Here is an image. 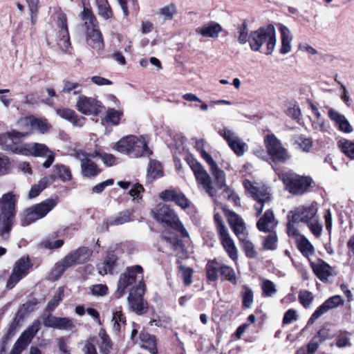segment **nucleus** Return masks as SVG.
<instances>
[{
	"label": "nucleus",
	"mask_w": 354,
	"mask_h": 354,
	"mask_svg": "<svg viewBox=\"0 0 354 354\" xmlns=\"http://www.w3.org/2000/svg\"><path fill=\"white\" fill-rule=\"evenodd\" d=\"M136 282L138 283L131 289L127 300L132 310H145L147 304L144 301L142 295L145 286L143 282V269L140 266L129 267L120 274L115 295L117 297H121L126 288Z\"/></svg>",
	"instance_id": "f257e3e1"
},
{
	"label": "nucleus",
	"mask_w": 354,
	"mask_h": 354,
	"mask_svg": "<svg viewBox=\"0 0 354 354\" xmlns=\"http://www.w3.org/2000/svg\"><path fill=\"white\" fill-rule=\"evenodd\" d=\"M187 164L192 169L195 176L197 183L201 186L203 190L212 198L216 196L217 189H222L225 185V172L220 169L217 165L209 168L214 178V185L212 182L211 177L205 168L193 157H187Z\"/></svg>",
	"instance_id": "f03ea898"
},
{
	"label": "nucleus",
	"mask_w": 354,
	"mask_h": 354,
	"mask_svg": "<svg viewBox=\"0 0 354 354\" xmlns=\"http://www.w3.org/2000/svg\"><path fill=\"white\" fill-rule=\"evenodd\" d=\"M317 211V204L315 202L307 206H299L290 212V221L306 223L312 234L316 237H319L322 232V225L319 221Z\"/></svg>",
	"instance_id": "7ed1b4c3"
},
{
	"label": "nucleus",
	"mask_w": 354,
	"mask_h": 354,
	"mask_svg": "<svg viewBox=\"0 0 354 354\" xmlns=\"http://www.w3.org/2000/svg\"><path fill=\"white\" fill-rule=\"evenodd\" d=\"M248 41L250 48L254 51L260 50L263 44L266 45V55H271L274 50L277 39L276 31L273 25L269 24L254 31L249 36Z\"/></svg>",
	"instance_id": "20e7f679"
},
{
	"label": "nucleus",
	"mask_w": 354,
	"mask_h": 354,
	"mask_svg": "<svg viewBox=\"0 0 354 354\" xmlns=\"http://www.w3.org/2000/svg\"><path fill=\"white\" fill-rule=\"evenodd\" d=\"M17 196L13 192H8L0 198V210L3 216L2 226L0 227V236L6 240L12 225V220L15 216Z\"/></svg>",
	"instance_id": "39448f33"
},
{
	"label": "nucleus",
	"mask_w": 354,
	"mask_h": 354,
	"mask_svg": "<svg viewBox=\"0 0 354 354\" xmlns=\"http://www.w3.org/2000/svg\"><path fill=\"white\" fill-rule=\"evenodd\" d=\"M151 214L157 221L165 223L179 232L182 236L187 237L189 236L178 214L169 205L159 203L151 209Z\"/></svg>",
	"instance_id": "423d86ee"
},
{
	"label": "nucleus",
	"mask_w": 354,
	"mask_h": 354,
	"mask_svg": "<svg viewBox=\"0 0 354 354\" xmlns=\"http://www.w3.org/2000/svg\"><path fill=\"white\" fill-rule=\"evenodd\" d=\"M245 189H248L251 197L256 201L254 207L257 216H259L263 209L270 205L272 197L270 187L259 183L245 180Z\"/></svg>",
	"instance_id": "0eeeda50"
},
{
	"label": "nucleus",
	"mask_w": 354,
	"mask_h": 354,
	"mask_svg": "<svg viewBox=\"0 0 354 354\" xmlns=\"http://www.w3.org/2000/svg\"><path fill=\"white\" fill-rule=\"evenodd\" d=\"M286 185L287 190L295 195H302L306 193L312 184V179L302 176L292 171L283 173L279 176Z\"/></svg>",
	"instance_id": "6e6552de"
},
{
	"label": "nucleus",
	"mask_w": 354,
	"mask_h": 354,
	"mask_svg": "<svg viewBox=\"0 0 354 354\" xmlns=\"http://www.w3.org/2000/svg\"><path fill=\"white\" fill-rule=\"evenodd\" d=\"M57 204L55 198H48L39 203L27 208L24 213L22 225H28L32 223L44 218L48 212L53 209Z\"/></svg>",
	"instance_id": "1a4fd4ad"
},
{
	"label": "nucleus",
	"mask_w": 354,
	"mask_h": 354,
	"mask_svg": "<svg viewBox=\"0 0 354 354\" xmlns=\"http://www.w3.org/2000/svg\"><path fill=\"white\" fill-rule=\"evenodd\" d=\"M264 143L268 155L274 162L284 163L290 158L288 149L274 134L267 135L264 138Z\"/></svg>",
	"instance_id": "9d476101"
},
{
	"label": "nucleus",
	"mask_w": 354,
	"mask_h": 354,
	"mask_svg": "<svg viewBox=\"0 0 354 354\" xmlns=\"http://www.w3.org/2000/svg\"><path fill=\"white\" fill-rule=\"evenodd\" d=\"M216 231L222 245L228 256L233 260L237 257V250L234 243L231 238L227 227L223 223L221 216L218 214L214 215Z\"/></svg>",
	"instance_id": "9b49d317"
},
{
	"label": "nucleus",
	"mask_w": 354,
	"mask_h": 354,
	"mask_svg": "<svg viewBox=\"0 0 354 354\" xmlns=\"http://www.w3.org/2000/svg\"><path fill=\"white\" fill-rule=\"evenodd\" d=\"M71 155L80 161L81 172L84 176L94 177L100 173L101 170L91 160L95 158L94 153H85L82 150H74Z\"/></svg>",
	"instance_id": "f8f14e48"
},
{
	"label": "nucleus",
	"mask_w": 354,
	"mask_h": 354,
	"mask_svg": "<svg viewBox=\"0 0 354 354\" xmlns=\"http://www.w3.org/2000/svg\"><path fill=\"white\" fill-rule=\"evenodd\" d=\"M39 328L40 321L38 319L35 320L31 326L24 331L17 339L9 354H21L31 342Z\"/></svg>",
	"instance_id": "ddd939ff"
},
{
	"label": "nucleus",
	"mask_w": 354,
	"mask_h": 354,
	"mask_svg": "<svg viewBox=\"0 0 354 354\" xmlns=\"http://www.w3.org/2000/svg\"><path fill=\"white\" fill-rule=\"evenodd\" d=\"M75 108L84 115L97 116L104 106L97 99L82 95L78 97Z\"/></svg>",
	"instance_id": "4468645a"
},
{
	"label": "nucleus",
	"mask_w": 354,
	"mask_h": 354,
	"mask_svg": "<svg viewBox=\"0 0 354 354\" xmlns=\"http://www.w3.org/2000/svg\"><path fill=\"white\" fill-rule=\"evenodd\" d=\"M19 124L24 130L23 131H37L39 133L44 134L47 133L51 128V125L45 118H38L33 115L26 117L19 121Z\"/></svg>",
	"instance_id": "2eb2a0df"
},
{
	"label": "nucleus",
	"mask_w": 354,
	"mask_h": 354,
	"mask_svg": "<svg viewBox=\"0 0 354 354\" xmlns=\"http://www.w3.org/2000/svg\"><path fill=\"white\" fill-rule=\"evenodd\" d=\"M30 135V131H18L16 130L0 134V147L3 150H10L14 152L20 140Z\"/></svg>",
	"instance_id": "dca6fc26"
},
{
	"label": "nucleus",
	"mask_w": 354,
	"mask_h": 354,
	"mask_svg": "<svg viewBox=\"0 0 354 354\" xmlns=\"http://www.w3.org/2000/svg\"><path fill=\"white\" fill-rule=\"evenodd\" d=\"M30 261L28 257H21L19 259L12 270V272L10 276L6 288L12 289L23 277L28 274V270L30 268Z\"/></svg>",
	"instance_id": "f3484780"
},
{
	"label": "nucleus",
	"mask_w": 354,
	"mask_h": 354,
	"mask_svg": "<svg viewBox=\"0 0 354 354\" xmlns=\"http://www.w3.org/2000/svg\"><path fill=\"white\" fill-rule=\"evenodd\" d=\"M218 134L227 142L231 149L239 156L243 154V143L240 137L231 129L224 127L218 131Z\"/></svg>",
	"instance_id": "a211bd4d"
},
{
	"label": "nucleus",
	"mask_w": 354,
	"mask_h": 354,
	"mask_svg": "<svg viewBox=\"0 0 354 354\" xmlns=\"http://www.w3.org/2000/svg\"><path fill=\"white\" fill-rule=\"evenodd\" d=\"M91 252L86 247H80L78 249L68 253L64 259L66 266L70 267L75 264H82L88 260Z\"/></svg>",
	"instance_id": "6ab92c4d"
},
{
	"label": "nucleus",
	"mask_w": 354,
	"mask_h": 354,
	"mask_svg": "<svg viewBox=\"0 0 354 354\" xmlns=\"http://www.w3.org/2000/svg\"><path fill=\"white\" fill-rule=\"evenodd\" d=\"M277 223L278 222L274 218L272 210L268 209L257 221V227L261 232H271L274 231Z\"/></svg>",
	"instance_id": "aec40b11"
},
{
	"label": "nucleus",
	"mask_w": 354,
	"mask_h": 354,
	"mask_svg": "<svg viewBox=\"0 0 354 354\" xmlns=\"http://www.w3.org/2000/svg\"><path fill=\"white\" fill-rule=\"evenodd\" d=\"M137 141L131 145L130 156L134 158L149 156L152 152L147 146V140L145 136H137Z\"/></svg>",
	"instance_id": "412c9836"
},
{
	"label": "nucleus",
	"mask_w": 354,
	"mask_h": 354,
	"mask_svg": "<svg viewBox=\"0 0 354 354\" xmlns=\"http://www.w3.org/2000/svg\"><path fill=\"white\" fill-rule=\"evenodd\" d=\"M32 149V156H42L46 158V161L43 163L44 167L48 168L53 164L55 159V154L53 151L49 150L46 145L41 143H33Z\"/></svg>",
	"instance_id": "4be33fe9"
},
{
	"label": "nucleus",
	"mask_w": 354,
	"mask_h": 354,
	"mask_svg": "<svg viewBox=\"0 0 354 354\" xmlns=\"http://www.w3.org/2000/svg\"><path fill=\"white\" fill-rule=\"evenodd\" d=\"M329 118L338 125L340 131L345 133H351L353 131V128L345 116L335 109L330 108L328 110Z\"/></svg>",
	"instance_id": "5701e85b"
},
{
	"label": "nucleus",
	"mask_w": 354,
	"mask_h": 354,
	"mask_svg": "<svg viewBox=\"0 0 354 354\" xmlns=\"http://www.w3.org/2000/svg\"><path fill=\"white\" fill-rule=\"evenodd\" d=\"M58 26L60 30V43L59 44L62 48L67 49L70 47L71 43L69 39V33L67 26V19L65 14L60 13L58 15L57 19Z\"/></svg>",
	"instance_id": "b1692460"
},
{
	"label": "nucleus",
	"mask_w": 354,
	"mask_h": 354,
	"mask_svg": "<svg viewBox=\"0 0 354 354\" xmlns=\"http://www.w3.org/2000/svg\"><path fill=\"white\" fill-rule=\"evenodd\" d=\"M222 31L221 26L216 22L212 21L209 24H205L203 26L198 27L196 29V32L201 35L204 37H218L219 33Z\"/></svg>",
	"instance_id": "393cba45"
},
{
	"label": "nucleus",
	"mask_w": 354,
	"mask_h": 354,
	"mask_svg": "<svg viewBox=\"0 0 354 354\" xmlns=\"http://www.w3.org/2000/svg\"><path fill=\"white\" fill-rule=\"evenodd\" d=\"M225 216L227 217L228 222L234 232L242 241L241 235L243 231V222L242 218L234 212L223 209Z\"/></svg>",
	"instance_id": "a878e982"
},
{
	"label": "nucleus",
	"mask_w": 354,
	"mask_h": 354,
	"mask_svg": "<svg viewBox=\"0 0 354 354\" xmlns=\"http://www.w3.org/2000/svg\"><path fill=\"white\" fill-rule=\"evenodd\" d=\"M139 339L142 348L148 350L151 354H157V343L154 335L142 331L139 335Z\"/></svg>",
	"instance_id": "bb28decb"
},
{
	"label": "nucleus",
	"mask_w": 354,
	"mask_h": 354,
	"mask_svg": "<svg viewBox=\"0 0 354 354\" xmlns=\"http://www.w3.org/2000/svg\"><path fill=\"white\" fill-rule=\"evenodd\" d=\"M86 34V43L92 48L100 50L104 48L102 34L98 29L88 30Z\"/></svg>",
	"instance_id": "cd10ccee"
},
{
	"label": "nucleus",
	"mask_w": 354,
	"mask_h": 354,
	"mask_svg": "<svg viewBox=\"0 0 354 354\" xmlns=\"http://www.w3.org/2000/svg\"><path fill=\"white\" fill-rule=\"evenodd\" d=\"M279 30L281 32V47L280 49V53L281 54H286L291 50V41L292 40V35L290 30L283 24H279Z\"/></svg>",
	"instance_id": "c85d7f7f"
},
{
	"label": "nucleus",
	"mask_w": 354,
	"mask_h": 354,
	"mask_svg": "<svg viewBox=\"0 0 354 354\" xmlns=\"http://www.w3.org/2000/svg\"><path fill=\"white\" fill-rule=\"evenodd\" d=\"M137 140V136H127L117 142L115 144L113 149L120 153L130 155L131 145L134 144L135 141L136 142Z\"/></svg>",
	"instance_id": "c756f323"
},
{
	"label": "nucleus",
	"mask_w": 354,
	"mask_h": 354,
	"mask_svg": "<svg viewBox=\"0 0 354 354\" xmlns=\"http://www.w3.org/2000/svg\"><path fill=\"white\" fill-rule=\"evenodd\" d=\"M312 268L315 274L322 281L326 280L331 275V268L323 261L313 263Z\"/></svg>",
	"instance_id": "7c9ffc66"
},
{
	"label": "nucleus",
	"mask_w": 354,
	"mask_h": 354,
	"mask_svg": "<svg viewBox=\"0 0 354 354\" xmlns=\"http://www.w3.org/2000/svg\"><path fill=\"white\" fill-rule=\"evenodd\" d=\"M81 19L84 21V26L86 28V32L93 29H97V21L91 12V10L86 8H84L82 12L81 13Z\"/></svg>",
	"instance_id": "2f4dec72"
},
{
	"label": "nucleus",
	"mask_w": 354,
	"mask_h": 354,
	"mask_svg": "<svg viewBox=\"0 0 354 354\" xmlns=\"http://www.w3.org/2000/svg\"><path fill=\"white\" fill-rule=\"evenodd\" d=\"M297 246L302 254L306 257L313 254L314 247L303 235H298L296 240Z\"/></svg>",
	"instance_id": "473e14b6"
},
{
	"label": "nucleus",
	"mask_w": 354,
	"mask_h": 354,
	"mask_svg": "<svg viewBox=\"0 0 354 354\" xmlns=\"http://www.w3.org/2000/svg\"><path fill=\"white\" fill-rule=\"evenodd\" d=\"M53 181L52 176H46L41 178L37 184L34 185L29 192V198H33L39 195V194Z\"/></svg>",
	"instance_id": "72a5a7b5"
},
{
	"label": "nucleus",
	"mask_w": 354,
	"mask_h": 354,
	"mask_svg": "<svg viewBox=\"0 0 354 354\" xmlns=\"http://www.w3.org/2000/svg\"><path fill=\"white\" fill-rule=\"evenodd\" d=\"M98 15L105 19L113 17V12L107 0H96Z\"/></svg>",
	"instance_id": "f704fd0d"
},
{
	"label": "nucleus",
	"mask_w": 354,
	"mask_h": 354,
	"mask_svg": "<svg viewBox=\"0 0 354 354\" xmlns=\"http://www.w3.org/2000/svg\"><path fill=\"white\" fill-rule=\"evenodd\" d=\"M130 221V212L125 210L120 212L118 215L111 217L107 224L109 225H120Z\"/></svg>",
	"instance_id": "c9c22d12"
},
{
	"label": "nucleus",
	"mask_w": 354,
	"mask_h": 354,
	"mask_svg": "<svg viewBox=\"0 0 354 354\" xmlns=\"http://www.w3.org/2000/svg\"><path fill=\"white\" fill-rule=\"evenodd\" d=\"M147 176L151 179H155L162 176V170L160 163L155 160H150L147 169Z\"/></svg>",
	"instance_id": "e433bc0d"
},
{
	"label": "nucleus",
	"mask_w": 354,
	"mask_h": 354,
	"mask_svg": "<svg viewBox=\"0 0 354 354\" xmlns=\"http://www.w3.org/2000/svg\"><path fill=\"white\" fill-rule=\"evenodd\" d=\"M294 143L297 145L301 150L305 152H309L313 147L312 140L302 135L295 136Z\"/></svg>",
	"instance_id": "4c0bfd02"
},
{
	"label": "nucleus",
	"mask_w": 354,
	"mask_h": 354,
	"mask_svg": "<svg viewBox=\"0 0 354 354\" xmlns=\"http://www.w3.org/2000/svg\"><path fill=\"white\" fill-rule=\"evenodd\" d=\"M221 266L216 261H210L206 266V272L207 279L212 281H214L218 278V273L220 271Z\"/></svg>",
	"instance_id": "58836bf2"
},
{
	"label": "nucleus",
	"mask_w": 354,
	"mask_h": 354,
	"mask_svg": "<svg viewBox=\"0 0 354 354\" xmlns=\"http://www.w3.org/2000/svg\"><path fill=\"white\" fill-rule=\"evenodd\" d=\"M69 267V266H66V263L64 262V259H63L62 261H59L55 265L50 273V279L53 281L57 280Z\"/></svg>",
	"instance_id": "ea45409f"
},
{
	"label": "nucleus",
	"mask_w": 354,
	"mask_h": 354,
	"mask_svg": "<svg viewBox=\"0 0 354 354\" xmlns=\"http://www.w3.org/2000/svg\"><path fill=\"white\" fill-rule=\"evenodd\" d=\"M98 336L100 339V348L101 352L105 354L108 353L112 346V344L109 336L102 328L100 330Z\"/></svg>",
	"instance_id": "a19ab883"
},
{
	"label": "nucleus",
	"mask_w": 354,
	"mask_h": 354,
	"mask_svg": "<svg viewBox=\"0 0 354 354\" xmlns=\"http://www.w3.org/2000/svg\"><path fill=\"white\" fill-rule=\"evenodd\" d=\"M62 92L77 95L82 92V84L72 81H64Z\"/></svg>",
	"instance_id": "79ce46f5"
},
{
	"label": "nucleus",
	"mask_w": 354,
	"mask_h": 354,
	"mask_svg": "<svg viewBox=\"0 0 354 354\" xmlns=\"http://www.w3.org/2000/svg\"><path fill=\"white\" fill-rule=\"evenodd\" d=\"M344 302L342 298L339 295L333 296L327 299L322 306L317 310H330L338 307Z\"/></svg>",
	"instance_id": "37998d69"
},
{
	"label": "nucleus",
	"mask_w": 354,
	"mask_h": 354,
	"mask_svg": "<svg viewBox=\"0 0 354 354\" xmlns=\"http://www.w3.org/2000/svg\"><path fill=\"white\" fill-rule=\"evenodd\" d=\"M122 115V112L120 111H117L113 109H109L106 111L104 120L107 123H111L113 125H118L120 123Z\"/></svg>",
	"instance_id": "c03bdc74"
},
{
	"label": "nucleus",
	"mask_w": 354,
	"mask_h": 354,
	"mask_svg": "<svg viewBox=\"0 0 354 354\" xmlns=\"http://www.w3.org/2000/svg\"><path fill=\"white\" fill-rule=\"evenodd\" d=\"M218 198L222 199H227L233 202L235 205H240L241 200L238 196L234 192L233 190L229 187H225L221 193L218 195Z\"/></svg>",
	"instance_id": "a18cd8bd"
},
{
	"label": "nucleus",
	"mask_w": 354,
	"mask_h": 354,
	"mask_svg": "<svg viewBox=\"0 0 354 354\" xmlns=\"http://www.w3.org/2000/svg\"><path fill=\"white\" fill-rule=\"evenodd\" d=\"M268 232L269 234L263 243V249L274 250L277 248V236L274 231Z\"/></svg>",
	"instance_id": "49530a36"
},
{
	"label": "nucleus",
	"mask_w": 354,
	"mask_h": 354,
	"mask_svg": "<svg viewBox=\"0 0 354 354\" xmlns=\"http://www.w3.org/2000/svg\"><path fill=\"white\" fill-rule=\"evenodd\" d=\"M261 286L263 295L266 297H272L277 292L276 286L274 283L270 280H263Z\"/></svg>",
	"instance_id": "de8ad7c7"
},
{
	"label": "nucleus",
	"mask_w": 354,
	"mask_h": 354,
	"mask_svg": "<svg viewBox=\"0 0 354 354\" xmlns=\"http://www.w3.org/2000/svg\"><path fill=\"white\" fill-rule=\"evenodd\" d=\"M351 345L348 333L344 330H340L337 335L336 346L339 348L350 346Z\"/></svg>",
	"instance_id": "09e8293b"
},
{
	"label": "nucleus",
	"mask_w": 354,
	"mask_h": 354,
	"mask_svg": "<svg viewBox=\"0 0 354 354\" xmlns=\"http://www.w3.org/2000/svg\"><path fill=\"white\" fill-rule=\"evenodd\" d=\"M63 295L64 288L62 287H59L56 291L52 300L48 302L46 310H53L54 308H57L62 299Z\"/></svg>",
	"instance_id": "8fccbe9b"
},
{
	"label": "nucleus",
	"mask_w": 354,
	"mask_h": 354,
	"mask_svg": "<svg viewBox=\"0 0 354 354\" xmlns=\"http://www.w3.org/2000/svg\"><path fill=\"white\" fill-rule=\"evenodd\" d=\"M32 147L33 143H24L21 145L18 143L14 152L24 156H32Z\"/></svg>",
	"instance_id": "3c124183"
},
{
	"label": "nucleus",
	"mask_w": 354,
	"mask_h": 354,
	"mask_svg": "<svg viewBox=\"0 0 354 354\" xmlns=\"http://www.w3.org/2000/svg\"><path fill=\"white\" fill-rule=\"evenodd\" d=\"M313 299V297L310 292L308 290L300 291L299 294V300L304 308H308Z\"/></svg>",
	"instance_id": "603ef678"
},
{
	"label": "nucleus",
	"mask_w": 354,
	"mask_h": 354,
	"mask_svg": "<svg viewBox=\"0 0 354 354\" xmlns=\"http://www.w3.org/2000/svg\"><path fill=\"white\" fill-rule=\"evenodd\" d=\"M342 152L351 159H354V142L346 140L339 144Z\"/></svg>",
	"instance_id": "864d4df0"
},
{
	"label": "nucleus",
	"mask_w": 354,
	"mask_h": 354,
	"mask_svg": "<svg viewBox=\"0 0 354 354\" xmlns=\"http://www.w3.org/2000/svg\"><path fill=\"white\" fill-rule=\"evenodd\" d=\"M56 171L59 178L63 180H69L71 178V173L68 167L63 165H56Z\"/></svg>",
	"instance_id": "5fc2aeb1"
},
{
	"label": "nucleus",
	"mask_w": 354,
	"mask_h": 354,
	"mask_svg": "<svg viewBox=\"0 0 354 354\" xmlns=\"http://www.w3.org/2000/svg\"><path fill=\"white\" fill-rule=\"evenodd\" d=\"M220 272L221 276L223 277L225 279L228 280L232 283L235 282V273L232 268L227 266H221Z\"/></svg>",
	"instance_id": "6e6d98bb"
},
{
	"label": "nucleus",
	"mask_w": 354,
	"mask_h": 354,
	"mask_svg": "<svg viewBox=\"0 0 354 354\" xmlns=\"http://www.w3.org/2000/svg\"><path fill=\"white\" fill-rule=\"evenodd\" d=\"M159 12L164 17L165 19L170 20L173 18L174 14L176 12V6L174 4L171 3L160 8Z\"/></svg>",
	"instance_id": "4d7b16f0"
},
{
	"label": "nucleus",
	"mask_w": 354,
	"mask_h": 354,
	"mask_svg": "<svg viewBox=\"0 0 354 354\" xmlns=\"http://www.w3.org/2000/svg\"><path fill=\"white\" fill-rule=\"evenodd\" d=\"M335 334L331 329L327 326H324L317 333V337L319 338L320 341H325L331 339L334 337Z\"/></svg>",
	"instance_id": "13d9d810"
},
{
	"label": "nucleus",
	"mask_w": 354,
	"mask_h": 354,
	"mask_svg": "<svg viewBox=\"0 0 354 354\" xmlns=\"http://www.w3.org/2000/svg\"><path fill=\"white\" fill-rule=\"evenodd\" d=\"M122 311H115L113 313V319L112 321L114 322L113 327L115 330H119L121 327V324H125V317L123 316Z\"/></svg>",
	"instance_id": "bf43d9fd"
},
{
	"label": "nucleus",
	"mask_w": 354,
	"mask_h": 354,
	"mask_svg": "<svg viewBox=\"0 0 354 354\" xmlns=\"http://www.w3.org/2000/svg\"><path fill=\"white\" fill-rule=\"evenodd\" d=\"M57 114L61 117L62 118H64L66 120H68L69 122L73 120L74 115L75 112L70 109L68 108H61L56 110Z\"/></svg>",
	"instance_id": "052dcab7"
},
{
	"label": "nucleus",
	"mask_w": 354,
	"mask_h": 354,
	"mask_svg": "<svg viewBox=\"0 0 354 354\" xmlns=\"http://www.w3.org/2000/svg\"><path fill=\"white\" fill-rule=\"evenodd\" d=\"M178 192L174 189H167L159 194V198L164 201H174Z\"/></svg>",
	"instance_id": "680f3d73"
},
{
	"label": "nucleus",
	"mask_w": 354,
	"mask_h": 354,
	"mask_svg": "<svg viewBox=\"0 0 354 354\" xmlns=\"http://www.w3.org/2000/svg\"><path fill=\"white\" fill-rule=\"evenodd\" d=\"M174 202H175L176 204L180 206L182 209H186L190 205L189 201L182 192H178Z\"/></svg>",
	"instance_id": "e2e57ef3"
},
{
	"label": "nucleus",
	"mask_w": 354,
	"mask_h": 354,
	"mask_svg": "<svg viewBox=\"0 0 354 354\" xmlns=\"http://www.w3.org/2000/svg\"><path fill=\"white\" fill-rule=\"evenodd\" d=\"M64 244V241L62 239L56 240L55 241H50L49 240H44L41 243L42 248L52 250L61 248Z\"/></svg>",
	"instance_id": "0e129e2a"
},
{
	"label": "nucleus",
	"mask_w": 354,
	"mask_h": 354,
	"mask_svg": "<svg viewBox=\"0 0 354 354\" xmlns=\"http://www.w3.org/2000/svg\"><path fill=\"white\" fill-rule=\"evenodd\" d=\"M91 292L95 296H104L107 294L108 288L106 285L96 284L91 287Z\"/></svg>",
	"instance_id": "69168bd1"
},
{
	"label": "nucleus",
	"mask_w": 354,
	"mask_h": 354,
	"mask_svg": "<svg viewBox=\"0 0 354 354\" xmlns=\"http://www.w3.org/2000/svg\"><path fill=\"white\" fill-rule=\"evenodd\" d=\"M93 153L95 155V157H100L101 160L103 161V162L108 166H111L115 162V158L112 154L105 153H100L97 151H95Z\"/></svg>",
	"instance_id": "338daca9"
},
{
	"label": "nucleus",
	"mask_w": 354,
	"mask_h": 354,
	"mask_svg": "<svg viewBox=\"0 0 354 354\" xmlns=\"http://www.w3.org/2000/svg\"><path fill=\"white\" fill-rule=\"evenodd\" d=\"M245 254L248 258H256L257 257V251L255 249L254 244L245 240Z\"/></svg>",
	"instance_id": "774afa93"
}]
</instances>
